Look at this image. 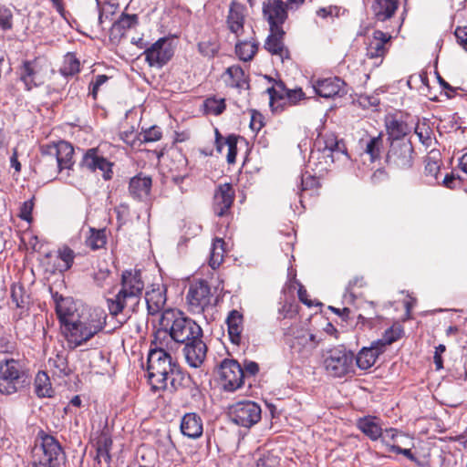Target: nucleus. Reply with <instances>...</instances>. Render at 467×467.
I'll list each match as a JSON object with an SVG mask.
<instances>
[{
	"label": "nucleus",
	"mask_w": 467,
	"mask_h": 467,
	"mask_svg": "<svg viewBox=\"0 0 467 467\" xmlns=\"http://www.w3.org/2000/svg\"><path fill=\"white\" fill-rule=\"evenodd\" d=\"M148 378L154 390L171 392L190 388L192 380L177 360L161 347L151 348L147 358Z\"/></svg>",
	"instance_id": "f257e3e1"
},
{
	"label": "nucleus",
	"mask_w": 467,
	"mask_h": 467,
	"mask_svg": "<svg viewBox=\"0 0 467 467\" xmlns=\"http://www.w3.org/2000/svg\"><path fill=\"white\" fill-rule=\"evenodd\" d=\"M107 318L108 315L101 307L88 306L80 307L77 322L67 328V337L66 340L68 346L76 348L89 341L103 331L107 324Z\"/></svg>",
	"instance_id": "f03ea898"
},
{
	"label": "nucleus",
	"mask_w": 467,
	"mask_h": 467,
	"mask_svg": "<svg viewBox=\"0 0 467 467\" xmlns=\"http://www.w3.org/2000/svg\"><path fill=\"white\" fill-rule=\"evenodd\" d=\"M74 148L65 140L56 144L42 147L41 156L36 165V171L43 175L44 166H50L51 175L58 173L59 179L66 183L75 185L76 182L71 176L75 161H73Z\"/></svg>",
	"instance_id": "7ed1b4c3"
},
{
	"label": "nucleus",
	"mask_w": 467,
	"mask_h": 467,
	"mask_svg": "<svg viewBox=\"0 0 467 467\" xmlns=\"http://www.w3.org/2000/svg\"><path fill=\"white\" fill-rule=\"evenodd\" d=\"M144 289L141 271L139 269L125 270L121 275V288L114 298L108 300L109 310L117 316L125 308L134 311L139 304Z\"/></svg>",
	"instance_id": "20e7f679"
},
{
	"label": "nucleus",
	"mask_w": 467,
	"mask_h": 467,
	"mask_svg": "<svg viewBox=\"0 0 467 467\" xmlns=\"http://www.w3.org/2000/svg\"><path fill=\"white\" fill-rule=\"evenodd\" d=\"M160 326L175 342L181 344L203 336L202 327L194 320L171 308L162 312Z\"/></svg>",
	"instance_id": "39448f33"
},
{
	"label": "nucleus",
	"mask_w": 467,
	"mask_h": 467,
	"mask_svg": "<svg viewBox=\"0 0 467 467\" xmlns=\"http://www.w3.org/2000/svg\"><path fill=\"white\" fill-rule=\"evenodd\" d=\"M66 453L59 441L52 435L41 434L32 451L29 467H62Z\"/></svg>",
	"instance_id": "423d86ee"
},
{
	"label": "nucleus",
	"mask_w": 467,
	"mask_h": 467,
	"mask_svg": "<svg viewBox=\"0 0 467 467\" xmlns=\"http://www.w3.org/2000/svg\"><path fill=\"white\" fill-rule=\"evenodd\" d=\"M355 354L344 346H337L323 354V366L333 378H343L355 373Z\"/></svg>",
	"instance_id": "0eeeda50"
},
{
	"label": "nucleus",
	"mask_w": 467,
	"mask_h": 467,
	"mask_svg": "<svg viewBox=\"0 0 467 467\" xmlns=\"http://www.w3.org/2000/svg\"><path fill=\"white\" fill-rule=\"evenodd\" d=\"M26 384V375L19 360L5 358L0 360V393L12 395Z\"/></svg>",
	"instance_id": "6e6552de"
},
{
	"label": "nucleus",
	"mask_w": 467,
	"mask_h": 467,
	"mask_svg": "<svg viewBox=\"0 0 467 467\" xmlns=\"http://www.w3.org/2000/svg\"><path fill=\"white\" fill-rule=\"evenodd\" d=\"M229 417L234 424L250 429L261 420L262 409L252 400L238 401L230 407Z\"/></svg>",
	"instance_id": "1a4fd4ad"
},
{
	"label": "nucleus",
	"mask_w": 467,
	"mask_h": 467,
	"mask_svg": "<svg viewBox=\"0 0 467 467\" xmlns=\"http://www.w3.org/2000/svg\"><path fill=\"white\" fill-rule=\"evenodd\" d=\"M56 303V313L60 323L62 333L65 338L67 337V329L71 324H75L79 317L80 307L84 305L78 304L72 297H63L57 293L53 296Z\"/></svg>",
	"instance_id": "9d476101"
},
{
	"label": "nucleus",
	"mask_w": 467,
	"mask_h": 467,
	"mask_svg": "<svg viewBox=\"0 0 467 467\" xmlns=\"http://www.w3.org/2000/svg\"><path fill=\"white\" fill-rule=\"evenodd\" d=\"M186 299L191 313L202 314L211 305L212 293L208 282L198 280L191 283Z\"/></svg>",
	"instance_id": "9b49d317"
},
{
	"label": "nucleus",
	"mask_w": 467,
	"mask_h": 467,
	"mask_svg": "<svg viewBox=\"0 0 467 467\" xmlns=\"http://www.w3.org/2000/svg\"><path fill=\"white\" fill-rule=\"evenodd\" d=\"M413 153V146L409 140H392L387 154V161L389 166L408 170L412 167Z\"/></svg>",
	"instance_id": "f8f14e48"
},
{
	"label": "nucleus",
	"mask_w": 467,
	"mask_h": 467,
	"mask_svg": "<svg viewBox=\"0 0 467 467\" xmlns=\"http://www.w3.org/2000/svg\"><path fill=\"white\" fill-rule=\"evenodd\" d=\"M173 54L171 41L167 37H161L146 48L142 55L150 67L161 68L171 59Z\"/></svg>",
	"instance_id": "ddd939ff"
},
{
	"label": "nucleus",
	"mask_w": 467,
	"mask_h": 467,
	"mask_svg": "<svg viewBox=\"0 0 467 467\" xmlns=\"http://www.w3.org/2000/svg\"><path fill=\"white\" fill-rule=\"evenodd\" d=\"M219 372L226 391H234L244 386L243 367L235 359H223L220 364Z\"/></svg>",
	"instance_id": "4468645a"
},
{
	"label": "nucleus",
	"mask_w": 467,
	"mask_h": 467,
	"mask_svg": "<svg viewBox=\"0 0 467 467\" xmlns=\"http://www.w3.org/2000/svg\"><path fill=\"white\" fill-rule=\"evenodd\" d=\"M79 165L92 172L100 171L101 176L106 181L112 178L113 164L100 153L98 148L87 150Z\"/></svg>",
	"instance_id": "2eb2a0df"
},
{
	"label": "nucleus",
	"mask_w": 467,
	"mask_h": 467,
	"mask_svg": "<svg viewBox=\"0 0 467 467\" xmlns=\"http://www.w3.org/2000/svg\"><path fill=\"white\" fill-rule=\"evenodd\" d=\"M263 14L270 26V32L285 34L282 25L287 18L286 5L282 0H268L264 3Z\"/></svg>",
	"instance_id": "dca6fc26"
},
{
	"label": "nucleus",
	"mask_w": 467,
	"mask_h": 467,
	"mask_svg": "<svg viewBox=\"0 0 467 467\" xmlns=\"http://www.w3.org/2000/svg\"><path fill=\"white\" fill-rule=\"evenodd\" d=\"M318 341L314 334L301 331L288 342L292 353L296 354L299 358H307L317 346Z\"/></svg>",
	"instance_id": "f3484780"
},
{
	"label": "nucleus",
	"mask_w": 467,
	"mask_h": 467,
	"mask_svg": "<svg viewBox=\"0 0 467 467\" xmlns=\"http://www.w3.org/2000/svg\"><path fill=\"white\" fill-rule=\"evenodd\" d=\"M183 353L186 362L192 368H200L205 360L207 347L202 337L190 340L184 344Z\"/></svg>",
	"instance_id": "a211bd4d"
},
{
	"label": "nucleus",
	"mask_w": 467,
	"mask_h": 467,
	"mask_svg": "<svg viewBox=\"0 0 467 467\" xmlns=\"http://www.w3.org/2000/svg\"><path fill=\"white\" fill-rule=\"evenodd\" d=\"M313 88L317 95L325 99L342 97L346 93L345 82L337 77L318 79Z\"/></svg>",
	"instance_id": "6ab92c4d"
},
{
	"label": "nucleus",
	"mask_w": 467,
	"mask_h": 467,
	"mask_svg": "<svg viewBox=\"0 0 467 467\" xmlns=\"http://www.w3.org/2000/svg\"><path fill=\"white\" fill-rule=\"evenodd\" d=\"M270 98V106L274 107V102L276 99H287L291 104H296L298 101L305 99V93L301 88L289 89L284 82H276L275 85L267 89Z\"/></svg>",
	"instance_id": "aec40b11"
},
{
	"label": "nucleus",
	"mask_w": 467,
	"mask_h": 467,
	"mask_svg": "<svg viewBox=\"0 0 467 467\" xmlns=\"http://www.w3.org/2000/svg\"><path fill=\"white\" fill-rule=\"evenodd\" d=\"M234 198V192L229 183L218 186L213 196V210L216 215L223 216L230 209Z\"/></svg>",
	"instance_id": "412c9836"
},
{
	"label": "nucleus",
	"mask_w": 467,
	"mask_h": 467,
	"mask_svg": "<svg viewBox=\"0 0 467 467\" xmlns=\"http://www.w3.org/2000/svg\"><path fill=\"white\" fill-rule=\"evenodd\" d=\"M145 301L149 315L155 316L162 313L167 301L166 287L153 285L150 290L146 292Z\"/></svg>",
	"instance_id": "4be33fe9"
},
{
	"label": "nucleus",
	"mask_w": 467,
	"mask_h": 467,
	"mask_svg": "<svg viewBox=\"0 0 467 467\" xmlns=\"http://www.w3.org/2000/svg\"><path fill=\"white\" fill-rule=\"evenodd\" d=\"M390 38L391 36L389 34L375 30L367 47V57L371 59L379 58L381 62L387 53V45Z\"/></svg>",
	"instance_id": "5701e85b"
},
{
	"label": "nucleus",
	"mask_w": 467,
	"mask_h": 467,
	"mask_svg": "<svg viewBox=\"0 0 467 467\" xmlns=\"http://www.w3.org/2000/svg\"><path fill=\"white\" fill-rule=\"evenodd\" d=\"M20 79L25 83L27 90L43 84L44 78L37 61H25L23 63L20 67Z\"/></svg>",
	"instance_id": "b1692460"
},
{
	"label": "nucleus",
	"mask_w": 467,
	"mask_h": 467,
	"mask_svg": "<svg viewBox=\"0 0 467 467\" xmlns=\"http://www.w3.org/2000/svg\"><path fill=\"white\" fill-rule=\"evenodd\" d=\"M357 428L371 441H378L383 435L382 421L376 416L367 415L357 419Z\"/></svg>",
	"instance_id": "393cba45"
},
{
	"label": "nucleus",
	"mask_w": 467,
	"mask_h": 467,
	"mask_svg": "<svg viewBox=\"0 0 467 467\" xmlns=\"http://www.w3.org/2000/svg\"><path fill=\"white\" fill-rule=\"evenodd\" d=\"M152 181L150 176L139 173L132 177L129 183L130 195L138 201H145L150 196Z\"/></svg>",
	"instance_id": "a878e982"
},
{
	"label": "nucleus",
	"mask_w": 467,
	"mask_h": 467,
	"mask_svg": "<svg viewBox=\"0 0 467 467\" xmlns=\"http://www.w3.org/2000/svg\"><path fill=\"white\" fill-rule=\"evenodd\" d=\"M180 428L184 436L193 440L198 439L203 432L202 420L197 413H186L181 420Z\"/></svg>",
	"instance_id": "bb28decb"
},
{
	"label": "nucleus",
	"mask_w": 467,
	"mask_h": 467,
	"mask_svg": "<svg viewBox=\"0 0 467 467\" xmlns=\"http://www.w3.org/2000/svg\"><path fill=\"white\" fill-rule=\"evenodd\" d=\"M381 353H383L382 348L376 346L375 342H372L370 347L362 348L355 356V368L358 367L362 370L370 368Z\"/></svg>",
	"instance_id": "cd10ccee"
},
{
	"label": "nucleus",
	"mask_w": 467,
	"mask_h": 467,
	"mask_svg": "<svg viewBox=\"0 0 467 467\" xmlns=\"http://www.w3.org/2000/svg\"><path fill=\"white\" fill-rule=\"evenodd\" d=\"M245 7L237 3L232 2L227 16V26L229 30L236 36H239L244 31Z\"/></svg>",
	"instance_id": "c85d7f7f"
},
{
	"label": "nucleus",
	"mask_w": 467,
	"mask_h": 467,
	"mask_svg": "<svg viewBox=\"0 0 467 467\" xmlns=\"http://www.w3.org/2000/svg\"><path fill=\"white\" fill-rule=\"evenodd\" d=\"M317 145L319 150L324 153L327 152V156L334 159L335 154H346V148L341 140H338L334 133H327L320 136L317 140Z\"/></svg>",
	"instance_id": "c756f323"
},
{
	"label": "nucleus",
	"mask_w": 467,
	"mask_h": 467,
	"mask_svg": "<svg viewBox=\"0 0 467 467\" xmlns=\"http://www.w3.org/2000/svg\"><path fill=\"white\" fill-rule=\"evenodd\" d=\"M284 35L271 32L265 43V48L272 55L279 57L282 61L290 58L289 50L283 42Z\"/></svg>",
	"instance_id": "7c9ffc66"
},
{
	"label": "nucleus",
	"mask_w": 467,
	"mask_h": 467,
	"mask_svg": "<svg viewBox=\"0 0 467 467\" xmlns=\"http://www.w3.org/2000/svg\"><path fill=\"white\" fill-rule=\"evenodd\" d=\"M398 5V0H375L371 8L375 18L384 22L393 16Z\"/></svg>",
	"instance_id": "2f4dec72"
},
{
	"label": "nucleus",
	"mask_w": 467,
	"mask_h": 467,
	"mask_svg": "<svg viewBox=\"0 0 467 467\" xmlns=\"http://www.w3.org/2000/svg\"><path fill=\"white\" fill-rule=\"evenodd\" d=\"M96 456L95 461L101 464L102 462L106 463L108 466L111 462L110 451L112 448V439L111 437L102 432L97 439L96 441Z\"/></svg>",
	"instance_id": "473e14b6"
},
{
	"label": "nucleus",
	"mask_w": 467,
	"mask_h": 467,
	"mask_svg": "<svg viewBox=\"0 0 467 467\" xmlns=\"http://www.w3.org/2000/svg\"><path fill=\"white\" fill-rule=\"evenodd\" d=\"M243 315L238 310H232L226 318L228 334L234 344L241 343V335L243 332Z\"/></svg>",
	"instance_id": "72a5a7b5"
},
{
	"label": "nucleus",
	"mask_w": 467,
	"mask_h": 467,
	"mask_svg": "<svg viewBox=\"0 0 467 467\" xmlns=\"http://www.w3.org/2000/svg\"><path fill=\"white\" fill-rule=\"evenodd\" d=\"M227 79L225 82L228 86L236 88H248L249 84L244 69L237 65L231 66L225 70Z\"/></svg>",
	"instance_id": "f704fd0d"
},
{
	"label": "nucleus",
	"mask_w": 467,
	"mask_h": 467,
	"mask_svg": "<svg viewBox=\"0 0 467 467\" xmlns=\"http://www.w3.org/2000/svg\"><path fill=\"white\" fill-rule=\"evenodd\" d=\"M34 388L38 398H51L54 395L50 379L45 371H39L36 375Z\"/></svg>",
	"instance_id": "c9c22d12"
},
{
	"label": "nucleus",
	"mask_w": 467,
	"mask_h": 467,
	"mask_svg": "<svg viewBox=\"0 0 467 467\" xmlns=\"http://www.w3.org/2000/svg\"><path fill=\"white\" fill-rule=\"evenodd\" d=\"M386 126L388 134L392 138V140H403L402 138L410 130L405 121L394 117L388 119Z\"/></svg>",
	"instance_id": "e433bc0d"
},
{
	"label": "nucleus",
	"mask_w": 467,
	"mask_h": 467,
	"mask_svg": "<svg viewBox=\"0 0 467 467\" xmlns=\"http://www.w3.org/2000/svg\"><path fill=\"white\" fill-rule=\"evenodd\" d=\"M138 23L136 15L123 14L111 26V35L123 36L127 29L135 26Z\"/></svg>",
	"instance_id": "4c0bfd02"
},
{
	"label": "nucleus",
	"mask_w": 467,
	"mask_h": 467,
	"mask_svg": "<svg viewBox=\"0 0 467 467\" xmlns=\"http://www.w3.org/2000/svg\"><path fill=\"white\" fill-rule=\"evenodd\" d=\"M223 245L224 241L222 238H215L213 242L209 258V265L213 269H217L223 263L224 253Z\"/></svg>",
	"instance_id": "58836bf2"
},
{
	"label": "nucleus",
	"mask_w": 467,
	"mask_h": 467,
	"mask_svg": "<svg viewBox=\"0 0 467 467\" xmlns=\"http://www.w3.org/2000/svg\"><path fill=\"white\" fill-rule=\"evenodd\" d=\"M257 50L258 45L254 42L241 41L235 45L236 55L244 62L252 60Z\"/></svg>",
	"instance_id": "ea45409f"
},
{
	"label": "nucleus",
	"mask_w": 467,
	"mask_h": 467,
	"mask_svg": "<svg viewBox=\"0 0 467 467\" xmlns=\"http://www.w3.org/2000/svg\"><path fill=\"white\" fill-rule=\"evenodd\" d=\"M11 300L19 309H27L29 305V296L26 295L25 287L21 284H14L11 286Z\"/></svg>",
	"instance_id": "a19ab883"
},
{
	"label": "nucleus",
	"mask_w": 467,
	"mask_h": 467,
	"mask_svg": "<svg viewBox=\"0 0 467 467\" xmlns=\"http://www.w3.org/2000/svg\"><path fill=\"white\" fill-rule=\"evenodd\" d=\"M80 71V62L76 57L75 54L67 53L64 57L63 65L60 68V72L63 76H74Z\"/></svg>",
	"instance_id": "79ce46f5"
},
{
	"label": "nucleus",
	"mask_w": 467,
	"mask_h": 467,
	"mask_svg": "<svg viewBox=\"0 0 467 467\" xmlns=\"http://www.w3.org/2000/svg\"><path fill=\"white\" fill-rule=\"evenodd\" d=\"M107 243V236L105 229L96 230L90 229V235L86 240V244L92 250H99Z\"/></svg>",
	"instance_id": "37998d69"
},
{
	"label": "nucleus",
	"mask_w": 467,
	"mask_h": 467,
	"mask_svg": "<svg viewBox=\"0 0 467 467\" xmlns=\"http://www.w3.org/2000/svg\"><path fill=\"white\" fill-rule=\"evenodd\" d=\"M438 153L432 152L431 155L428 156L425 160V174L430 176L439 183L438 175L441 170L440 161L438 159Z\"/></svg>",
	"instance_id": "c03bdc74"
},
{
	"label": "nucleus",
	"mask_w": 467,
	"mask_h": 467,
	"mask_svg": "<svg viewBox=\"0 0 467 467\" xmlns=\"http://www.w3.org/2000/svg\"><path fill=\"white\" fill-rule=\"evenodd\" d=\"M383 146V140L380 135L370 138L365 147V153L369 155L370 161H374L379 158L380 151Z\"/></svg>",
	"instance_id": "a18cd8bd"
},
{
	"label": "nucleus",
	"mask_w": 467,
	"mask_h": 467,
	"mask_svg": "<svg viewBox=\"0 0 467 467\" xmlns=\"http://www.w3.org/2000/svg\"><path fill=\"white\" fill-rule=\"evenodd\" d=\"M204 108L207 113L218 116L225 109V101L223 99L208 98L204 101Z\"/></svg>",
	"instance_id": "49530a36"
},
{
	"label": "nucleus",
	"mask_w": 467,
	"mask_h": 467,
	"mask_svg": "<svg viewBox=\"0 0 467 467\" xmlns=\"http://www.w3.org/2000/svg\"><path fill=\"white\" fill-rule=\"evenodd\" d=\"M140 146L143 143L155 142L161 139L162 133L159 127L152 126L140 133Z\"/></svg>",
	"instance_id": "de8ad7c7"
},
{
	"label": "nucleus",
	"mask_w": 467,
	"mask_h": 467,
	"mask_svg": "<svg viewBox=\"0 0 467 467\" xmlns=\"http://www.w3.org/2000/svg\"><path fill=\"white\" fill-rule=\"evenodd\" d=\"M58 257L63 262V265L59 266V270L67 271L72 266L74 263L75 253L69 247L64 246L58 250Z\"/></svg>",
	"instance_id": "09e8293b"
},
{
	"label": "nucleus",
	"mask_w": 467,
	"mask_h": 467,
	"mask_svg": "<svg viewBox=\"0 0 467 467\" xmlns=\"http://www.w3.org/2000/svg\"><path fill=\"white\" fill-rule=\"evenodd\" d=\"M13 27V13L10 8L0 5V29L6 31Z\"/></svg>",
	"instance_id": "8fccbe9b"
},
{
	"label": "nucleus",
	"mask_w": 467,
	"mask_h": 467,
	"mask_svg": "<svg viewBox=\"0 0 467 467\" xmlns=\"http://www.w3.org/2000/svg\"><path fill=\"white\" fill-rule=\"evenodd\" d=\"M400 334L397 331H395L393 328H389L385 331L383 337L380 339L374 342L376 343V346H379V348H382V351L384 352L386 347L398 340Z\"/></svg>",
	"instance_id": "3c124183"
},
{
	"label": "nucleus",
	"mask_w": 467,
	"mask_h": 467,
	"mask_svg": "<svg viewBox=\"0 0 467 467\" xmlns=\"http://www.w3.org/2000/svg\"><path fill=\"white\" fill-rule=\"evenodd\" d=\"M224 144L227 147L226 159L229 163H234L237 155V137L230 135L225 139Z\"/></svg>",
	"instance_id": "603ef678"
},
{
	"label": "nucleus",
	"mask_w": 467,
	"mask_h": 467,
	"mask_svg": "<svg viewBox=\"0 0 467 467\" xmlns=\"http://www.w3.org/2000/svg\"><path fill=\"white\" fill-rule=\"evenodd\" d=\"M120 138L122 140L132 148L140 147V136L133 129L121 132Z\"/></svg>",
	"instance_id": "864d4df0"
},
{
	"label": "nucleus",
	"mask_w": 467,
	"mask_h": 467,
	"mask_svg": "<svg viewBox=\"0 0 467 467\" xmlns=\"http://www.w3.org/2000/svg\"><path fill=\"white\" fill-rule=\"evenodd\" d=\"M244 383L248 380V385L252 386L250 379L254 377L259 372V365L254 361H244Z\"/></svg>",
	"instance_id": "5fc2aeb1"
},
{
	"label": "nucleus",
	"mask_w": 467,
	"mask_h": 467,
	"mask_svg": "<svg viewBox=\"0 0 467 467\" xmlns=\"http://www.w3.org/2000/svg\"><path fill=\"white\" fill-rule=\"evenodd\" d=\"M108 80L109 77L107 75H97L94 80L90 82L89 94L94 99H97L100 87L103 86Z\"/></svg>",
	"instance_id": "6e6d98bb"
},
{
	"label": "nucleus",
	"mask_w": 467,
	"mask_h": 467,
	"mask_svg": "<svg viewBox=\"0 0 467 467\" xmlns=\"http://www.w3.org/2000/svg\"><path fill=\"white\" fill-rule=\"evenodd\" d=\"M318 183H319L318 180L316 177H314L310 174L302 175L301 183H300V191L304 192V191H306L309 189L317 188Z\"/></svg>",
	"instance_id": "4d7b16f0"
},
{
	"label": "nucleus",
	"mask_w": 467,
	"mask_h": 467,
	"mask_svg": "<svg viewBox=\"0 0 467 467\" xmlns=\"http://www.w3.org/2000/svg\"><path fill=\"white\" fill-rule=\"evenodd\" d=\"M263 120H264V117L260 112H258L256 110H252L250 128L254 131H259L263 128V126H264Z\"/></svg>",
	"instance_id": "13d9d810"
},
{
	"label": "nucleus",
	"mask_w": 467,
	"mask_h": 467,
	"mask_svg": "<svg viewBox=\"0 0 467 467\" xmlns=\"http://www.w3.org/2000/svg\"><path fill=\"white\" fill-rule=\"evenodd\" d=\"M359 102L364 107H377L379 104V94L373 93L360 96Z\"/></svg>",
	"instance_id": "bf43d9fd"
},
{
	"label": "nucleus",
	"mask_w": 467,
	"mask_h": 467,
	"mask_svg": "<svg viewBox=\"0 0 467 467\" xmlns=\"http://www.w3.org/2000/svg\"><path fill=\"white\" fill-rule=\"evenodd\" d=\"M365 285L363 277H355L352 280H350L348 284V286L346 287V294L345 297L349 296L351 300L355 298V295L353 292L354 286H363Z\"/></svg>",
	"instance_id": "052dcab7"
},
{
	"label": "nucleus",
	"mask_w": 467,
	"mask_h": 467,
	"mask_svg": "<svg viewBox=\"0 0 467 467\" xmlns=\"http://www.w3.org/2000/svg\"><path fill=\"white\" fill-rule=\"evenodd\" d=\"M445 350L446 347L443 344H440L435 348L433 360L437 370H440L443 368V359L441 355L445 352Z\"/></svg>",
	"instance_id": "680f3d73"
},
{
	"label": "nucleus",
	"mask_w": 467,
	"mask_h": 467,
	"mask_svg": "<svg viewBox=\"0 0 467 467\" xmlns=\"http://www.w3.org/2000/svg\"><path fill=\"white\" fill-rule=\"evenodd\" d=\"M278 464L277 459L273 455H264L256 462V467H276Z\"/></svg>",
	"instance_id": "e2e57ef3"
},
{
	"label": "nucleus",
	"mask_w": 467,
	"mask_h": 467,
	"mask_svg": "<svg viewBox=\"0 0 467 467\" xmlns=\"http://www.w3.org/2000/svg\"><path fill=\"white\" fill-rule=\"evenodd\" d=\"M454 36L458 44L467 50V27L458 26L455 29Z\"/></svg>",
	"instance_id": "0e129e2a"
},
{
	"label": "nucleus",
	"mask_w": 467,
	"mask_h": 467,
	"mask_svg": "<svg viewBox=\"0 0 467 467\" xmlns=\"http://www.w3.org/2000/svg\"><path fill=\"white\" fill-rule=\"evenodd\" d=\"M33 211V202L32 201H26L23 202L21 209H20V218L30 222L31 220V213Z\"/></svg>",
	"instance_id": "69168bd1"
},
{
	"label": "nucleus",
	"mask_w": 467,
	"mask_h": 467,
	"mask_svg": "<svg viewBox=\"0 0 467 467\" xmlns=\"http://www.w3.org/2000/svg\"><path fill=\"white\" fill-rule=\"evenodd\" d=\"M442 185L449 189H455L460 185V178L452 173H447L442 180Z\"/></svg>",
	"instance_id": "338daca9"
},
{
	"label": "nucleus",
	"mask_w": 467,
	"mask_h": 467,
	"mask_svg": "<svg viewBox=\"0 0 467 467\" xmlns=\"http://www.w3.org/2000/svg\"><path fill=\"white\" fill-rule=\"evenodd\" d=\"M199 51L208 57H212L216 52V47L214 45L211 44L210 42H201L198 45Z\"/></svg>",
	"instance_id": "774afa93"
}]
</instances>
